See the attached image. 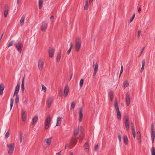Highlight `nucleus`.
I'll return each instance as SVG.
<instances>
[{
    "label": "nucleus",
    "instance_id": "e433bc0d",
    "mask_svg": "<svg viewBox=\"0 0 155 155\" xmlns=\"http://www.w3.org/2000/svg\"><path fill=\"white\" fill-rule=\"evenodd\" d=\"M75 106V103L74 101H73L71 103V110L73 109L74 108Z\"/></svg>",
    "mask_w": 155,
    "mask_h": 155
},
{
    "label": "nucleus",
    "instance_id": "f257e3e1",
    "mask_svg": "<svg viewBox=\"0 0 155 155\" xmlns=\"http://www.w3.org/2000/svg\"><path fill=\"white\" fill-rule=\"evenodd\" d=\"M20 87V84L18 83L15 88V91L14 93L13 97L15 96V103L18 105L19 102V97L18 94Z\"/></svg>",
    "mask_w": 155,
    "mask_h": 155
},
{
    "label": "nucleus",
    "instance_id": "423d86ee",
    "mask_svg": "<svg viewBox=\"0 0 155 155\" xmlns=\"http://www.w3.org/2000/svg\"><path fill=\"white\" fill-rule=\"evenodd\" d=\"M151 136L152 143H153L155 138V132L154 131V125L153 123L152 124L151 126Z\"/></svg>",
    "mask_w": 155,
    "mask_h": 155
},
{
    "label": "nucleus",
    "instance_id": "0e129e2a",
    "mask_svg": "<svg viewBox=\"0 0 155 155\" xmlns=\"http://www.w3.org/2000/svg\"><path fill=\"white\" fill-rule=\"evenodd\" d=\"M132 134H133V135L134 138H135L136 137V133H132Z\"/></svg>",
    "mask_w": 155,
    "mask_h": 155
},
{
    "label": "nucleus",
    "instance_id": "ea45409f",
    "mask_svg": "<svg viewBox=\"0 0 155 155\" xmlns=\"http://www.w3.org/2000/svg\"><path fill=\"white\" fill-rule=\"evenodd\" d=\"M84 81V80L83 79H81V80L80 81L79 84H80V87H82Z\"/></svg>",
    "mask_w": 155,
    "mask_h": 155
},
{
    "label": "nucleus",
    "instance_id": "0eeeda50",
    "mask_svg": "<svg viewBox=\"0 0 155 155\" xmlns=\"http://www.w3.org/2000/svg\"><path fill=\"white\" fill-rule=\"evenodd\" d=\"M77 139H71V143L70 145L68 144V147L70 148H73L77 143Z\"/></svg>",
    "mask_w": 155,
    "mask_h": 155
},
{
    "label": "nucleus",
    "instance_id": "b1692460",
    "mask_svg": "<svg viewBox=\"0 0 155 155\" xmlns=\"http://www.w3.org/2000/svg\"><path fill=\"white\" fill-rule=\"evenodd\" d=\"M137 139L138 140V142L139 143H140L141 142V134L140 133L139 131H138L137 133Z\"/></svg>",
    "mask_w": 155,
    "mask_h": 155
},
{
    "label": "nucleus",
    "instance_id": "72a5a7b5",
    "mask_svg": "<svg viewBox=\"0 0 155 155\" xmlns=\"http://www.w3.org/2000/svg\"><path fill=\"white\" fill-rule=\"evenodd\" d=\"M110 99L111 101H112L113 99V92L112 91H110L109 93Z\"/></svg>",
    "mask_w": 155,
    "mask_h": 155
},
{
    "label": "nucleus",
    "instance_id": "aec40b11",
    "mask_svg": "<svg viewBox=\"0 0 155 155\" xmlns=\"http://www.w3.org/2000/svg\"><path fill=\"white\" fill-rule=\"evenodd\" d=\"M125 126L126 130L128 131L129 128V121L128 118H127L125 120Z\"/></svg>",
    "mask_w": 155,
    "mask_h": 155
},
{
    "label": "nucleus",
    "instance_id": "a878e982",
    "mask_svg": "<svg viewBox=\"0 0 155 155\" xmlns=\"http://www.w3.org/2000/svg\"><path fill=\"white\" fill-rule=\"evenodd\" d=\"M89 144L87 143H86L84 145V148L86 150V151L88 152V151Z\"/></svg>",
    "mask_w": 155,
    "mask_h": 155
},
{
    "label": "nucleus",
    "instance_id": "69168bd1",
    "mask_svg": "<svg viewBox=\"0 0 155 155\" xmlns=\"http://www.w3.org/2000/svg\"><path fill=\"white\" fill-rule=\"evenodd\" d=\"M132 133H135V129L132 130Z\"/></svg>",
    "mask_w": 155,
    "mask_h": 155
},
{
    "label": "nucleus",
    "instance_id": "49530a36",
    "mask_svg": "<svg viewBox=\"0 0 155 155\" xmlns=\"http://www.w3.org/2000/svg\"><path fill=\"white\" fill-rule=\"evenodd\" d=\"M13 41L12 40L9 43L8 45V48H9L13 45Z\"/></svg>",
    "mask_w": 155,
    "mask_h": 155
},
{
    "label": "nucleus",
    "instance_id": "cd10ccee",
    "mask_svg": "<svg viewBox=\"0 0 155 155\" xmlns=\"http://www.w3.org/2000/svg\"><path fill=\"white\" fill-rule=\"evenodd\" d=\"M79 132V128L78 127V128L74 130V136H76L78 134Z\"/></svg>",
    "mask_w": 155,
    "mask_h": 155
},
{
    "label": "nucleus",
    "instance_id": "58836bf2",
    "mask_svg": "<svg viewBox=\"0 0 155 155\" xmlns=\"http://www.w3.org/2000/svg\"><path fill=\"white\" fill-rule=\"evenodd\" d=\"M124 67L123 66H121V70L119 76V78H120L121 75L123 71Z\"/></svg>",
    "mask_w": 155,
    "mask_h": 155
},
{
    "label": "nucleus",
    "instance_id": "393cba45",
    "mask_svg": "<svg viewBox=\"0 0 155 155\" xmlns=\"http://www.w3.org/2000/svg\"><path fill=\"white\" fill-rule=\"evenodd\" d=\"M43 2V0H39L38 1V5L39 8L41 9L42 7Z\"/></svg>",
    "mask_w": 155,
    "mask_h": 155
},
{
    "label": "nucleus",
    "instance_id": "a19ab883",
    "mask_svg": "<svg viewBox=\"0 0 155 155\" xmlns=\"http://www.w3.org/2000/svg\"><path fill=\"white\" fill-rule=\"evenodd\" d=\"M10 135L9 130H8L6 134L5 135V137L6 138H7Z\"/></svg>",
    "mask_w": 155,
    "mask_h": 155
},
{
    "label": "nucleus",
    "instance_id": "79ce46f5",
    "mask_svg": "<svg viewBox=\"0 0 155 155\" xmlns=\"http://www.w3.org/2000/svg\"><path fill=\"white\" fill-rule=\"evenodd\" d=\"M42 86V90H43L44 91V92L45 93L46 92L47 88L44 85L42 84L41 85Z\"/></svg>",
    "mask_w": 155,
    "mask_h": 155
},
{
    "label": "nucleus",
    "instance_id": "de8ad7c7",
    "mask_svg": "<svg viewBox=\"0 0 155 155\" xmlns=\"http://www.w3.org/2000/svg\"><path fill=\"white\" fill-rule=\"evenodd\" d=\"M118 138L119 139V142H121V135L119 133L118 134Z\"/></svg>",
    "mask_w": 155,
    "mask_h": 155
},
{
    "label": "nucleus",
    "instance_id": "8fccbe9b",
    "mask_svg": "<svg viewBox=\"0 0 155 155\" xmlns=\"http://www.w3.org/2000/svg\"><path fill=\"white\" fill-rule=\"evenodd\" d=\"M80 130L81 133H82L83 132L84 130V128L83 127L81 126L80 127V128H79V131Z\"/></svg>",
    "mask_w": 155,
    "mask_h": 155
},
{
    "label": "nucleus",
    "instance_id": "7ed1b4c3",
    "mask_svg": "<svg viewBox=\"0 0 155 155\" xmlns=\"http://www.w3.org/2000/svg\"><path fill=\"white\" fill-rule=\"evenodd\" d=\"M15 143L8 144L7 147L8 148V153L9 155H12L15 149Z\"/></svg>",
    "mask_w": 155,
    "mask_h": 155
},
{
    "label": "nucleus",
    "instance_id": "c03bdc74",
    "mask_svg": "<svg viewBox=\"0 0 155 155\" xmlns=\"http://www.w3.org/2000/svg\"><path fill=\"white\" fill-rule=\"evenodd\" d=\"M145 63V59H143L142 61V68H144V67Z\"/></svg>",
    "mask_w": 155,
    "mask_h": 155
},
{
    "label": "nucleus",
    "instance_id": "6e6d98bb",
    "mask_svg": "<svg viewBox=\"0 0 155 155\" xmlns=\"http://www.w3.org/2000/svg\"><path fill=\"white\" fill-rule=\"evenodd\" d=\"M134 19V18L132 17V18L130 19V23L131 22L133 21Z\"/></svg>",
    "mask_w": 155,
    "mask_h": 155
},
{
    "label": "nucleus",
    "instance_id": "3c124183",
    "mask_svg": "<svg viewBox=\"0 0 155 155\" xmlns=\"http://www.w3.org/2000/svg\"><path fill=\"white\" fill-rule=\"evenodd\" d=\"M141 31L140 30H139L138 31V35H137V38H139V37L140 36V33H141Z\"/></svg>",
    "mask_w": 155,
    "mask_h": 155
},
{
    "label": "nucleus",
    "instance_id": "09e8293b",
    "mask_svg": "<svg viewBox=\"0 0 155 155\" xmlns=\"http://www.w3.org/2000/svg\"><path fill=\"white\" fill-rule=\"evenodd\" d=\"M98 148V144H97L95 146L94 150L95 151H97Z\"/></svg>",
    "mask_w": 155,
    "mask_h": 155
},
{
    "label": "nucleus",
    "instance_id": "1a4fd4ad",
    "mask_svg": "<svg viewBox=\"0 0 155 155\" xmlns=\"http://www.w3.org/2000/svg\"><path fill=\"white\" fill-rule=\"evenodd\" d=\"M126 104L127 106H129L130 101V94L128 93H127L126 94Z\"/></svg>",
    "mask_w": 155,
    "mask_h": 155
},
{
    "label": "nucleus",
    "instance_id": "473e14b6",
    "mask_svg": "<svg viewBox=\"0 0 155 155\" xmlns=\"http://www.w3.org/2000/svg\"><path fill=\"white\" fill-rule=\"evenodd\" d=\"M129 85V83L128 82V81H125L124 82L123 86L124 87H127Z\"/></svg>",
    "mask_w": 155,
    "mask_h": 155
},
{
    "label": "nucleus",
    "instance_id": "6ab92c4d",
    "mask_svg": "<svg viewBox=\"0 0 155 155\" xmlns=\"http://www.w3.org/2000/svg\"><path fill=\"white\" fill-rule=\"evenodd\" d=\"M5 88L4 84L1 83L0 85V95H2L3 94V91Z\"/></svg>",
    "mask_w": 155,
    "mask_h": 155
},
{
    "label": "nucleus",
    "instance_id": "bb28decb",
    "mask_svg": "<svg viewBox=\"0 0 155 155\" xmlns=\"http://www.w3.org/2000/svg\"><path fill=\"white\" fill-rule=\"evenodd\" d=\"M124 140L125 145H127L128 143V140L127 137L126 135L124 136Z\"/></svg>",
    "mask_w": 155,
    "mask_h": 155
},
{
    "label": "nucleus",
    "instance_id": "412c9836",
    "mask_svg": "<svg viewBox=\"0 0 155 155\" xmlns=\"http://www.w3.org/2000/svg\"><path fill=\"white\" fill-rule=\"evenodd\" d=\"M62 118L61 117H58L57 120V124L56 126H59L61 124V121L62 120Z\"/></svg>",
    "mask_w": 155,
    "mask_h": 155
},
{
    "label": "nucleus",
    "instance_id": "2f4dec72",
    "mask_svg": "<svg viewBox=\"0 0 155 155\" xmlns=\"http://www.w3.org/2000/svg\"><path fill=\"white\" fill-rule=\"evenodd\" d=\"M151 155H155V149L153 147L151 150Z\"/></svg>",
    "mask_w": 155,
    "mask_h": 155
},
{
    "label": "nucleus",
    "instance_id": "052dcab7",
    "mask_svg": "<svg viewBox=\"0 0 155 155\" xmlns=\"http://www.w3.org/2000/svg\"><path fill=\"white\" fill-rule=\"evenodd\" d=\"M134 127V124L132 122L131 124V127Z\"/></svg>",
    "mask_w": 155,
    "mask_h": 155
},
{
    "label": "nucleus",
    "instance_id": "4d7b16f0",
    "mask_svg": "<svg viewBox=\"0 0 155 155\" xmlns=\"http://www.w3.org/2000/svg\"><path fill=\"white\" fill-rule=\"evenodd\" d=\"M144 48H145V47H143V48L142 49V50H141V52H140V54H142V53H143V50H144Z\"/></svg>",
    "mask_w": 155,
    "mask_h": 155
},
{
    "label": "nucleus",
    "instance_id": "ddd939ff",
    "mask_svg": "<svg viewBox=\"0 0 155 155\" xmlns=\"http://www.w3.org/2000/svg\"><path fill=\"white\" fill-rule=\"evenodd\" d=\"M83 117V114L82 113V110L81 108L79 109V120L80 122H81L82 121Z\"/></svg>",
    "mask_w": 155,
    "mask_h": 155
},
{
    "label": "nucleus",
    "instance_id": "864d4df0",
    "mask_svg": "<svg viewBox=\"0 0 155 155\" xmlns=\"http://www.w3.org/2000/svg\"><path fill=\"white\" fill-rule=\"evenodd\" d=\"M20 139L21 138L22 139V133L21 132H20Z\"/></svg>",
    "mask_w": 155,
    "mask_h": 155
},
{
    "label": "nucleus",
    "instance_id": "4468645a",
    "mask_svg": "<svg viewBox=\"0 0 155 155\" xmlns=\"http://www.w3.org/2000/svg\"><path fill=\"white\" fill-rule=\"evenodd\" d=\"M69 92V87L68 86H66L65 87L64 96L66 97L68 96Z\"/></svg>",
    "mask_w": 155,
    "mask_h": 155
},
{
    "label": "nucleus",
    "instance_id": "37998d69",
    "mask_svg": "<svg viewBox=\"0 0 155 155\" xmlns=\"http://www.w3.org/2000/svg\"><path fill=\"white\" fill-rule=\"evenodd\" d=\"M58 95L60 96H61L63 95V91L62 89H60L58 91Z\"/></svg>",
    "mask_w": 155,
    "mask_h": 155
},
{
    "label": "nucleus",
    "instance_id": "680f3d73",
    "mask_svg": "<svg viewBox=\"0 0 155 155\" xmlns=\"http://www.w3.org/2000/svg\"><path fill=\"white\" fill-rule=\"evenodd\" d=\"M144 69V68H141V70H140V72H142L143 71Z\"/></svg>",
    "mask_w": 155,
    "mask_h": 155
},
{
    "label": "nucleus",
    "instance_id": "e2e57ef3",
    "mask_svg": "<svg viewBox=\"0 0 155 155\" xmlns=\"http://www.w3.org/2000/svg\"><path fill=\"white\" fill-rule=\"evenodd\" d=\"M4 32H3V33H2V35L1 36V37L0 38V41H1L2 38V37L3 36V34H4Z\"/></svg>",
    "mask_w": 155,
    "mask_h": 155
},
{
    "label": "nucleus",
    "instance_id": "a18cd8bd",
    "mask_svg": "<svg viewBox=\"0 0 155 155\" xmlns=\"http://www.w3.org/2000/svg\"><path fill=\"white\" fill-rule=\"evenodd\" d=\"M98 69V65L97 63H96L94 68V71H97Z\"/></svg>",
    "mask_w": 155,
    "mask_h": 155
},
{
    "label": "nucleus",
    "instance_id": "a211bd4d",
    "mask_svg": "<svg viewBox=\"0 0 155 155\" xmlns=\"http://www.w3.org/2000/svg\"><path fill=\"white\" fill-rule=\"evenodd\" d=\"M4 17L6 18L8 14V5H5V7Z\"/></svg>",
    "mask_w": 155,
    "mask_h": 155
},
{
    "label": "nucleus",
    "instance_id": "338daca9",
    "mask_svg": "<svg viewBox=\"0 0 155 155\" xmlns=\"http://www.w3.org/2000/svg\"><path fill=\"white\" fill-rule=\"evenodd\" d=\"M141 9L140 8H139L138 9V11L139 12H140L141 11Z\"/></svg>",
    "mask_w": 155,
    "mask_h": 155
},
{
    "label": "nucleus",
    "instance_id": "bf43d9fd",
    "mask_svg": "<svg viewBox=\"0 0 155 155\" xmlns=\"http://www.w3.org/2000/svg\"><path fill=\"white\" fill-rule=\"evenodd\" d=\"M115 109L116 110H117V112H118L120 111V110H119V107L118 108H116Z\"/></svg>",
    "mask_w": 155,
    "mask_h": 155
},
{
    "label": "nucleus",
    "instance_id": "f704fd0d",
    "mask_svg": "<svg viewBox=\"0 0 155 155\" xmlns=\"http://www.w3.org/2000/svg\"><path fill=\"white\" fill-rule=\"evenodd\" d=\"M14 99L13 98H12L10 100V110H11L13 107L14 104Z\"/></svg>",
    "mask_w": 155,
    "mask_h": 155
},
{
    "label": "nucleus",
    "instance_id": "5fc2aeb1",
    "mask_svg": "<svg viewBox=\"0 0 155 155\" xmlns=\"http://www.w3.org/2000/svg\"><path fill=\"white\" fill-rule=\"evenodd\" d=\"M27 101L26 100H25L24 102H23V104L24 105H26L27 104Z\"/></svg>",
    "mask_w": 155,
    "mask_h": 155
},
{
    "label": "nucleus",
    "instance_id": "4be33fe9",
    "mask_svg": "<svg viewBox=\"0 0 155 155\" xmlns=\"http://www.w3.org/2000/svg\"><path fill=\"white\" fill-rule=\"evenodd\" d=\"M24 80H25V76L23 77L21 85V90L22 93H23L25 89V84H24Z\"/></svg>",
    "mask_w": 155,
    "mask_h": 155
},
{
    "label": "nucleus",
    "instance_id": "f8f14e48",
    "mask_svg": "<svg viewBox=\"0 0 155 155\" xmlns=\"http://www.w3.org/2000/svg\"><path fill=\"white\" fill-rule=\"evenodd\" d=\"M54 50L53 48H50L49 49V55L50 58H52L54 54Z\"/></svg>",
    "mask_w": 155,
    "mask_h": 155
},
{
    "label": "nucleus",
    "instance_id": "603ef678",
    "mask_svg": "<svg viewBox=\"0 0 155 155\" xmlns=\"http://www.w3.org/2000/svg\"><path fill=\"white\" fill-rule=\"evenodd\" d=\"M54 16L53 15L51 16L50 17V20L52 21V22L53 21V20L54 19Z\"/></svg>",
    "mask_w": 155,
    "mask_h": 155
},
{
    "label": "nucleus",
    "instance_id": "f3484780",
    "mask_svg": "<svg viewBox=\"0 0 155 155\" xmlns=\"http://www.w3.org/2000/svg\"><path fill=\"white\" fill-rule=\"evenodd\" d=\"M38 120V118L37 116L36 115L32 119V124L35 125L37 122Z\"/></svg>",
    "mask_w": 155,
    "mask_h": 155
},
{
    "label": "nucleus",
    "instance_id": "2eb2a0df",
    "mask_svg": "<svg viewBox=\"0 0 155 155\" xmlns=\"http://www.w3.org/2000/svg\"><path fill=\"white\" fill-rule=\"evenodd\" d=\"M21 115L22 120L23 121H25L26 118V114L25 111L23 109H22L21 110Z\"/></svg>",
    "mask_w": 155,
    "mask_h": 155
},
{
    "label": "nucleus",
    "instance_id": "c9c22d12",
    "mask_svg": "<svg viewBox=\"0 0 155 155\" xmlns=\"http://www.w3.org/2000/svg\"><path fill=\"white\" fill-rule=\"evenodd\" d=\"M115 108H118V104L117 100L116 98L115 99V101L114 104Z\"/></svg>",
    "mask_w": 155,
    "mask_h": 155
},
{
    "label": "nucleus",
    "instance_id": "39448f33",
    "mask_svg": "<svg viewBox=\"0 0 155 155\" xmlns=\"http://www.w3.org/2000/svg\"><path fill=\"white\" fill-rule=\"evenodd\" d=\"M51 121V116L48 115L45 121V128L47 130L49 128Z\"/></svg>",
    "mask_w": 155,
    "mask_h": 155
},
{
    "label": "nucleus",
    "instance_id": "9d476101",
    "mask_svg": "<svg viewBox=\"0 0 155 155\" xmlns=\"http://www.w3.org/2000/svg\"><path fill=\"white\" fill-rule=\"evenodd\" d=\"M44 62L41 59H40L38 62V69L40 71H41L43 68Z\"/></svg>",
    "mask_w": 155,
    "mask_h": 155
},
{
    "label": "nucleus",
    "instance_id": "6e6552de",
    "mask_svg": "<svg viewBox=\"0 0 155 155\" xmlns=\"http://www.w3.org/2000/svg\"><path fill=\"white\" fill-rule=\"evenodd\" d=\"M53 100L54 98L52 97H49L47 99V104L48 107H50Z\"/></svg>",
    "mask_w": 155,
    "mask_h": 155
},
{
    "label": "nucleus",
    "instance_id": "dca6fc26",
    "mask_svg": "<svg viewBox=\"0 0 155 155\" xmlns=\"http://www.w3.org/2000/svg\"><path fill=\"white\" fill-rule=\"evenodd\" d=\"M51 138L52 137H51L49 138H45V139L44 142L46 143L47 145L50 146L51 145Z\"/></svg>",
    "mask_w": 155,
    "mask_h": 155
},
{
    "label": "nucleus",
    "instance_id": "5701e85b",
    "mask_svg": "<svg viewBox=\"0 0 155 155\" xmlns=\"http://www.w3.org/2000/svg\"><path fill=\"white\" fill-rule=\"evenodd\" d=\"M25 18V16L24 15H23L21 19L20 22V25L21 26H22L23 25Z\"/></svg>",
    "mask_w": 155,
    "mask_h": 155
},
{
    "label": "nucleus",
    "instance_id": "4c0bfd02",
    "mask_svg": "<svg viewBox=\"0 0 155 155\" xmlns=\"http://www.w3.org/2000/svg\"><path fill=\"white\" fill-rule=\"evenodd\" d=\"M61 52L59 53L57 56V61L58 62H59L60 60L61 59Z\"/></svg>",
    "mask_w": 155,
    "mask_h": 155
},
{
    "label": "nucleus",
    "instance_id": "13d9d810",
    "mask_svg": "<svg viewBox=\"0 0 155 155\" xmlns=\"http://www.w3.org/2000/svg\"><path fill=\"white\" fill-rule=\"evenodd\" d=\"M97 71H94V73H93V76H95L96 75V74L97 73Z\"/></svg>",
    "mask_w": 155,
    "mask_h": 155
},
{
    "label": "nucleus",
    "instance_id": "774afa93",
    "mask_svg": "<svg viewBox=\"0 0 155 155\" xmlns=\"http://www.w3.org/2000/svg\"><path fill=\"white\" fill-rule=\"evenodd\" d=\"M57 154H58V155H61V151L58 152V153H56Z\"/></svg>",
    "mask_w": 155,
    "mask_h": 155
},
{
    "label": "nucleus",
    "instance_id": "9b49d317",
    "mask_svg": "<svg viewBox=\"0 0 155 155\" xmlns=\"http://www.w3.org/2000/svg\"><path fill=\"white\" fill-rule=\"evenodd\" d=\"M48 23L47 22L43 21L42 23V25L41 27V30L42 31H43L46 29L47 28Z\"/></svg>",
    "mask_w": 155,
    "mask_h": 155
},
{
    "label": "nucleus",
    "instance_id": "c85d7f7f",
    "mask_svg": "<svg viewBox=\"0 0 155 155\" xmlns=\"http://www.w3.org/2000/svg\"><path fill=\"white\" fill-rule=\"evenodd\" d=\"M88 9V3L87 0L86 1V5H85L84 9V10H87Z\"/></svg>",
    "mask_w": 155,
    "mask_h": 155
},
{
    "label": "nucleus",
    "instance_id": "20e7f679",
    "mask_svg": "<svg viewBox=\"0 0 155 155\" xmlns=\"http://www.w3.org/2000/svg\"><path fill=\"white\" fill-rule=\"evenodd\" d=\"M14 45L18 52L21 53V52L22 48L23 47V45L19 41H17L15 43Z\"/></svg>",
    "mask_w": 155,
    "mask_h": 155
},
{
    "label": "nucleus",
    "instance_id": "f03ea898",
    "mask_svg": "<svg viewBox=\"0 0 155 155\" xmlns=\"http://www.w3.org/2000/svg\"><path fill=\"white\" fill-rule=\"evenodd\" d=\"M81 39L78 37L75 40V50L77 52H78L81 46Z\"/></svg>",
    "mask_w": 155,
    "mask_h": 155
},
{
    "label": "nucleus",
    "instance_id": "c756f323",
    "mask_svg": "<svg viewBox=\"0 0 155 155\" xmlns=\"http://www.w3.org/2000/svg\"><path fill=\"white\" fill-rule=\"evenodd\" d=\"M117 116L118 119L120 120L121 119V114L120 111L117 112Z\"/></svg>",
    "mask_w": 155,
    "mask_h": 155
},
{
    "label": "nucleus",
    "instance_id": "7c9ffc66",
    "mask_svg": "<svg viewBox=\"0 0 155 155\" xmlns=\"http://www.w3.org/2000/svg\"><path fill=\"white\" fill-rule=\"evenodd\" d=\"M72 47H73L72 43H71V44H70V48L67 52V54L68 55H69V54L71 52Z\"/></svg>",
    "mask_w": 155,
    "mask_h": 155
}]
</instances>
